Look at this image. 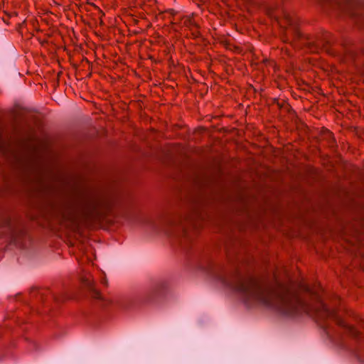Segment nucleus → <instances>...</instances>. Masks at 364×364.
Here are the masks:
<instances>
[{"label":"nucleus","mask_w":364,"mask_h":364,"mask_svg":"<svg viewBox=\"0 0 364 364\" xmlns=\"http://www.w3.org/2000/svg\"><path fill=\"white\" fill-rule=\"evenodd\" d=\"M218 279L237 292L250 305L259 303L287 316H296L304 308L296 296L278 283L270 284L240 274H235L232 279L218 276Z\"/></svg>","instance_id":"obj_1"},{"label":"nucleus","mask_w":364,"mask_h":364,"mask_svg":"<svg viewBox=\"0 0 364 364\" xmlns=\"http://www.w3.org/2000/svg\"><path fill=\"white\" fill-rule=\"evenodd\" d=\"M331 9L364 31V0H322Z\"/></svg>","instance_id":"obj_2"},{"label":"nucleus","mask_w":364,"mask_h":364,"mask_svg":"<svg viewBox=\"0 0 364 364\" xmlns=\"http://www.w3.org/2000/svg\"><path fill=\"white\" fill-rule=\"evenodd\" d=\"M187 223L192 225L193 219L188 216H168L163 218L156 228L163 231L166 235L178 239L191 237Z\"/></svg>","instance_id":"obj_3"},{"label":"nucleus","mask_w":364,"mask_h":364,"mask_svg":"<svg viewBox=\"0 0 364 364\" xmlns=\"http://www.w3.org/2000/svg\"><path fill=\"white\" fill-rule=\"evenodd\" d=\"M315 311L318 318L321 320L325 321L328 318L334 320L351 337L356 338L359 336V332L355 328L345 323L336 311L333 309L328 307L323 301H321L319 302L318 306L315 309Z\"/></svg>","instance_id":"obj_4"},{"label":"nucleus","mask_w":364,"mask_h":364,"mask_svg":"<svg viewBox=\"0 0 364 364\" xmlns=\"http://www.w3.org/2000/svg\"><path fill=\"white\" fill-rule=\"evenodd\" d=\"M293 33L296 38L300 39L301 41V43L304 46H306L309 47V48L314 51L318 48H326V51L330 52L328 48H326L327 43H328V41L324 39H310L309 38L302 37L301 36V33L296 31V28L294 27L293 28Z\"/></svg>","instance_id":"obj_5"},{"label":"nucleus","mask_w":364,"mask_h":364,"mask_svg":"<svg viewBox=\"0 0 364 364\" xmlns=\"http://www.w3.org/2000/svg\"><path fill=\"white\" fill-rule=\"evenodd\" d=\"M84 287L87 289L89 296L94 300L106 302L103 296L95 289V285L90 277H85L82 279Z\"/></svg>","instance_id":"obj_6"},{"label":"nucleus","mask_w":364,"mask_h":364,"mask_svg":"<svg viewBox=\"0 0 364 364\" xmlns=\"http://www.w3.org/2000/svg\"><path fill=\"white\" fill-rule=\"evenodd\" d=\"M135 304V299L132 297L121 298L115 301L114 305L119 309L129 310Z\"/></svg>","instance_id":"obj_7"},{"label":"nucleus","mask_w":364,"mask_h":364,"mask_svg":"<svg viewBox=\"0 0 364 364\" xmlns=\"http://www.w3.org/2000/svg\"><path fill=\"white\" fill-rule=\"evenodd\" d=\"M168 289L167 284L165 282H161L156 284L154 288L150 292L151 296L154 298H159L163 296L166 292Z\"/></svg>","instance_id":"obj_8"},{"label":"nucleus","mask_w":364,"mask_h":364,"mask_svg":"<svg viewBox=\"0 0 364 364\" xmlns=\"http://www.w3.org/2000/svg\"><path fill=\"white\" fill-rule=\"evenodd\" d=\"M6 227L8 229L9 233L11 237H13V229L11 225V222L8 218H4L0 221V227Z\"/></svg>","instance_id":"obj_9"},{"label":"nucleus","mask_w":364,"mask_h":364,"mask_svg":"<svg viewBox=\"0 0 364 364\" xmlns=\"http://www.w3.org/2000/svg\"><path fill=\"white\" fill-rule=\"evenodd\" d=\"M282 14H283L284 21H285V23H287V24H289L290 26H293L294 21L289 16V15L288 14H287L286 12H284V11L282 12Z\"/></svg>","instance_id":"obj_10"},{"label":"nucleus","mask_w":364,"mask_h":364,"mask_svg":"<svg viewBox=\"0 0 364 364\" xmlns=\"http://www.w3.org/2000/svg\"><path fill=\"white\" fill-rule=\"evenodd\" d=\"M346 52L348 53L350 56H353L355 55V50L352 46L346 48Z\"/></svg>","instance_id":"obj_11"},{"label":"nucleus","mask_w":364,"mask_h":364,"mask_svg":"<svg viewBox=\"0 0 364 364\" xmlns=\"http://www.w3.org/2000/svg\"><path fill=\"white\" fill-rule=\"evenodd\" d=\"M243 1L245 2H249V3L252 2V0H243Z\"/></svg>","instance_id":"obj_12"},{"label":"nucleus","mask_w":364,"mask_h":364,"mask_svg":"<svg viewBox=\"0 0 364 364\" xmlns=\"http://www.w3.org/2000/svg\"><path fill=\"white\" fill-rule=\"evenodd\" d=\"M323 328H324L325 329H326V328H327V326H326V325H325V324H323Z\"/></svg>","instance_id":"obj_13"}]
</instances>
